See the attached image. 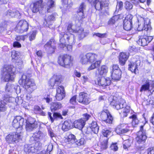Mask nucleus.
<instances>
[{
	"label": "nucleus",
	"mask_w": 154,
	"mask_h": 154,
	"mask_svg": "<svg viewBox=\"0 0 154 154\" xmlns=\"http://www.w3.org/2000/svg\"><path fill=\"white\" fill-rule=\"evenodd\" d=\"M110 105L117 110L125 107L123 110L122 115L123 117H126L130 112V107L126 106L125 100L122 98H113L110 103Z\"/></svg>",
	"instance_id": "nucleus-1"
},
{
	"label": "nucleus",
	"mask_w": 154,
	"mask_h": 154,
	"mask_svg": "<svg viewBox=\"0 0 154 154\" xmlns=\"http://www.w3.org/2000/svg\"><path fill=\"white\" fill-rule=\"evenodd\" d=\"M14 67L12 65H5L2 70V81L8 82L13 81L15 77Z\"/></svg>",
	"instance_id": "nucleus-2"
},
{
	"label": "nucleus",
	"mask_w": 154,
	"mask_h": 154,
	"mask_svg": "<svg viewBox=\"0 0 154 154\" xmlns=\"http://www.w3.org/2000/svg\"><path fill=\"white\" fill-rule=\"evenodd\" d=\"M20 85L23 86L27 92L32 93L36 88L34 81L25 75H23L21 79L19 80Z\"/></svg>",
	"instance_id": "nucleus-3"
},
{
	"label": "nucleus",
	"mask_w": 154,
	"mask_h": 154,
	"mask_svg": "<svg viewBox=\"0 0 154 154\" xmlns=\"http://www.w3.org/2000/svg\"><path fill=\"white\" fill-rule=\"evenodd\" d=\"M42 143L37 142L34 144L24 145V151L26 154H32L37 152L41 148Z\"/></svg>",
	"instance_id": "nucleus-4"
},
{
	"label": "nucleus",
	"mask_w": 154,
	"mask_h": 154,
	"mask_svg": "<svg viewBox=\"0 0 154 154\" xmlns=\"http://www.w3.org/2000/svg\"><path fill=\"white\" fill-rule=\"evenodd\" d=\"M89 63H91L88 69H93L99 66L100 63V60H97V55L95 54L88 53L87 54Z\"/></svg>",
	"instance_id": "nucleus-5"
},
{
	"label": "nucleus",
	"mask_w": 154,
	"mask_h": 154,
	"mask_svg": "<svg viewBox=\"0 0 154 154\" xmlns=\"http://www.w3.org/2000/svg\"><path fill=\"white\" fill-rule=\"evenodd\" d=\"M60 41L61 44L68 42L69 44H72L74 42V35L70 33L62 32L60 34Z\"/></svg>",
	"instance_id": "nucleus-6"
},
{
	"label": "nucleus",
	"mask_w": 154,
	"mask_h": 154,
	"mask_svg": "<svg viewBox=\"0 0 154 154\" xmlns=\"http://www.w3.org/2000/svg\"><path fill=\"white\" fill-rule=\"evenodd\" d=\"M144 125V124L140 126V130L138 132L136 138L137 142L140 144L144 143L147 138L146 130L143 128Z\"/></svg>",
	"instance_id": "nucleus-7"
},
{
	"label": "nucleus",
	"mask_w": 154,
	"mask_h": 154,
	"mask_svg": "<svg viewBox=\"0 0 154 154\" xmlns=\"http://www.w3.org/2000/svg\"><path fill=\"white\" fill-rule=\"evenodd\" d=\"M88 2L93 4L95 8L99 11L103 9L108 5V0H88Z\"/></svg>",
	"instance_id": "nucleus-8"
},
{
	"label": "nucleus",
	"mask_w": 154,
	"mask_h": 154,
	"mask_svg": "<svg viewBox=\"0 0 154 154\" xmlns=\"http://www.w3.org/2000/svg\"><path fill=\"white\" fill-rule=\"evenodd\" d=\"M72 60L70 56L67 54L60 55L59 58L58 62L61 66L66 67L72 63Z\"/></svg>",
	"instance_id": "nucleus-9"
},
{
	"label": "nucleus",
	"mask_w": 154,
	"mask_h": 154,
	"mask_svg": "<svg viewBox=\"0 0 154 154\" xmlns=\"http://www.w3.org/2000/svg\"><path fill=\"white\" fill-rule=\"evenodd\" d=\"M20 138V135L17 132L9 134L5 137L6 141L8 143H14L18 142Z\"/></svg>",
	"instance_id": "nucleus-10"
},
{
	"label": "nucleus",
	"mask_w": 154,
	"mask_h": 154,
	"mask_svg": "<svg viewBox=\"0 0 154 154\" xmlns=\"http://www.w3.org/2000/svg\"><path fill=\"white\" fill-rule=\"evenodd\" d=\"M28 25L25 20H21L18 23L15 28V31L18 33H22L27 31Z\"/></svg>",
	"instance_id": "nucleus-11"
},
{
	"label": "nucleus",
	"mask_w": 154,
	"mask_h": 154,
	"mask_svg": "<svg viewBox=\"0 0 154 154\" xmlns=\"http://www.w3.org/2000/svg\"><path fill=\"white\" fill-rule=\"evenodd\" d=\"M142 85L140 90L141 92L148 91H151L154 88V81L149 79H146Z\"/></svg>",
	"instance_id": "nucleus-12"
},
{
	"label": "nucleus",
	"mask_w": 154,
	"mask_h": 154,
	"mask_svg": "<svg viewBox=\"0 0 154 154\" xmlns=\"http://www.w3.org/2000/svg\"><path fill=\"white\" fill-rule=\"evenodd\" d=\"M26 128L28 131H33L38 126V122L33 119H29L26 120Z\"/></svg>",
	"instance_id": "nucleus-13"
},
{
	"label": "nucleus",
	"mask_w": 154,
	"mask_h": 154,
	"mask_svg": "<svg viewBox=\"0 0 154 154\" xmlns=\"http://www.w3.org/2000/svg\"><path fill=\"white\" fill-rule=\"evenodd\" d=\"M100 118L102 121L109 124L112 123L113 120L112 116L107 109L102 111Z\"/></svg>",
	"instance_id": "nucleus-14"
},
{
	"label": "nucleus",
	"mask_w": 154,
	"mask_h": 154,
	"mask_svg": "<svg viewBox=\"0 0 154 154\" xmlns=\"http://www.w3.org/2000/svg\"><path fill=\"white\" fill-rule=\"evenodd\" d=\"M96 81V83L101 86L103 89L109 86L111 82V81L109 78H106L104 77H98Z\"/></svg>",
	"instance_id": "nucleus-15"
},
{
	"label": "nucleus",
	"mask_w": 154,
	"mask_h": 154,
	"mask_svg": "<svg viewBox=\"0 0 154 154\" xmlns=\"http://www.w3.org/2000/svg\"><path fill=\"white\" fill-rule=\"evenodd\" d=\"M133 16L131 14L128 15L123 21V28L126 31L131 30L132 28Z\"/></svg>",
	"instance_id": "nucleus-16"
},
{
	"label": "nucleus",
	"mask_w": 154,
	"mask_h": 154,
	"mask_svg": "<svg viewBox=\"0 0 154 154\" xmlns=\"http://www.w3.org/2000/svg\"><path fill=\"white\" fill-rule=\"evenodd\" d=\"M130 131L129 127L127 124H122L117 126L115 131L117 134H123Z\"/></svg>",
	"instance_id": "nucleus-17"
},
{
	"label": "nucleus",
	"mask_w": 154,
	"mask_h": 154,
	"mask_svg": "<svg viewBox=\"0 0 154 154\" xmlns=\"http://www.w3.org/2000/svg\"><path fill=\"white\" fill-rule=\"evenodd\" d=\"M24 119L20 116L15 117L13 120L12 125L16 128H21L23 125Z\"/></svg>",
	"instance_id": "nucleus-18"
},
{
	"label": "nucleus",
	"mask_w": 154,
	"mask_h": 154,
	"mask_svg": "<svg viewBox=\"0 0 154 154\" xmlns=\"http://www.w3.org/2000/svg\"><path fill=\"white\" fill-rule=\"evenodd\" d=\"M65 95L64 87L62 85L59 86L56 89L55 97L57 100L58 101L62 100L64 98Z\"/></svg>",
	"instance_id": "nucleus-19"
},
{
	"label": "nucleus",
	"mask_w": 154,
	"mask_h": 154,
	"mask_svg": "<svg viewBox=\"0 0 154 154\" xmlns=\"http://www.w3.org/2000/svg\"><path fill=\"white\" fill-rule=\"evenodd\" d=\"M77 100L84 104H88L90 102L89 96L84 92H80Z\"/></svg>",
	"instance_id": "nucleus-20"
},
{
	"label": "nucleus",
	"mask_w": 154,
	"mask_h": 154,
	"mask_svg": "<svg viewBox=\"0 0 154 154\" xmlns=\"http://www.w3.org/2000/svg\"><path fill=\"white\" fill-rule=\"evenodd\" d=\"M55 42L53 39L50 40L44 46L46 51L49 54H52L54 51L56 47Z\"/></svg>",
	"instance_id": "nucleus-21"
},
{
	"label": "nucleus",
	"mask_w": 154,
	"mask_h": 154,
	"mask_svg": "<svg viewBox=\"0 0 154 154\" xmlns=\"http://www.w3.org/2000/svg\"><path fill=\"white\" fill-rule=\"evenodd\" d=\"M140 61L139 60L136 61L135 62L132 61L128 65V69L132 72L136 73L138 72L137 66L140 65Z\"/></svg>",
	"instance_id": "nucleus-22"
},
{
	"label": "nucleus",
	"mask_w": 154,
	"mask_h": 154,
	"mask_svg": "<svg viewBox=\"0 0 154 154\" xmlns=\"http://www.w3.org/2000/svg\"><path fill=\"white\" fill-rule=\"evenodd\" d=\"M61 76L60 75H54L49 81V84L52 88L55 85H58L61 82Z\"/></svg>",
	"instance_id": "nucleus-23"
},
{
	"label": "nucleus",
	"mask_w": 154,
	"mask_h": 154,
	"mask_svg": "<svg viewBox=\"0 0 154 154\" xmlns=\"http://www.w3.org/2000/svg\"><path fill=\"white\" fill-rule=\"evenodd\" d=\"M129 56V54L128 53H121L119 57V62L120 64L122 65H124L128 59Z\"/></svg>",
	"instance_id": "nucleus-24"
},
{
	"label": "nucleus",
	"mask_w": 154,
	"mask_h": 154,
	"mask_svg": "<svg viewBox=\"0 0 154 154\" xmlns=\"http://www.w3.org/2000/svg\"><path fill=\"white\" fill-rule=\"evenodd\" d=\"M151 27L150 24V20L148 18H145L144 19V26L143 27L142 26H141L140 25H139L138 27V29L139 31H140L143 29L147 31L150 30Z\"/></svg>",
	"instance_id": "nucleus-25"
},
{
	"label": "nucleus",
	"mask_w": 154,
	"mask_h": 154,
	"mask_svg": "<svg viewBox=\"0 0 154 154\" xmlns=\"http://www.w3.org/2000/svg\"><path fill=\"white\" fill-rule=\"evenodd\" d=\"M42 0H40L33 3V7H31V10L33 13L37 12L42 8Z\"/></svg>",
	"instance_id": "nucleus-26"
},
{
	"label": "nucleus",
	"mask_w": 154,
	"mask_h": 154,
	"mask_svg": "<svg viewBox=\"0 0 154 154\" xmlns=\"http://www.w3.org/2000/svg\"><path fill=\"white\" fill-rule=\"evenodd\" d=\"M73 127V124L70 120L65 121L62 125V129L66 131L72 128Z\"/></svg>",
	"instance_id": "nucleus-27"
},
{
	"label": "nucleus",
	"mask_w": 154,
	"mask_h": 154,
	"mask_svg": "<svg viewBox=\"0 0 154 154\" xmlns=\"http://www.w3.org/2000/svg\"><path fill=\"white\" fill-rule=\"evenodd\" d=\"M45 136V134L41 131H39L38 132H35L33 134L32 137L37 142L39 141L44 139Z\"/></svg>",
	"instance_id": "nucleus-28"
},
{
	"label": "nucleus",
	"mask_w": 154,
	"mask_h": 154,
	"mask_svg": "<svg viewBox=\"0 0 154 154\" xmlns=\"http://www.w3.org/2000/svg\"><path fill=\"white\" fill-rule=\"evenodd\" d=\"M5 15L9 17H15L19 18L21 15V14L18 11L14 10H9L7 11Z\"/></svg>",
	"instance_id": "nucleus-29"
},
{
	"label": "nucleus",
	"mask_w": 154,
	"mask_h": 154,
	"mask_svg": "<svg viewBox=\"0 0 154 154\" xmlns=\"http://www.w3.org/2000/svg\"><path fill=\"white\" fill-rule=\"evenodd\" d=\"M73 124L74 127L80 130H82L85 124L84 121H82V119L76 120Z\"/></svg>",
	"instance_id": "nucleus-30"
},
{
	"label": "nucleus",
	"mask_w": 154,
	"mask_h": 154,
	"mask_svg": "<svg viewBox=\"0 0 154 154\" xmlns=\"http://www.w3.org/2000/svg\"><path fill=\"white\" fill-rule=\"evenodd\" d=\"M111 74L112 79L114 80H119L121 77L122 72L121 70H119L114 72H111Z\"/></svg>",
	"instance_id": "nucleus-31"
},
{
	"label": "nucleus",
	"mask_w": 154,
	"mask_h": 154,
	"mask_svg": "<svg viewBox=\"0 0 154 154\" xmlns=\"http://www.w3.org/2000/svg\"><path fill=\"white\" fill-rule=\"evenodd\" d=\"M108 138L106 137H100L101 148L102 149H106L108 147Z\"/></svg>",
	"instance_id": "nucleus-32"
},
{
	"label": "nucleus",
	"mask_w": 154,
	"mask_h": 154,
	"mask_svg": "<svg viewBox=\"0 0 154 154\" xmlns=\"http://www.w3.org/2000/svg\"><path fill=\"white\" fill-rule=\"evenodd\" d=\"M65 142L67 144L73 143L76 141L75 136L72 134H69L65 139Z\"/></svg>",
	"instance_id": "nucleus-33"
},
{
	"label": "nucleus",
	"mask_w": 154,
	"mask_h": 154,
	"mask_svg": "<svg viewBox=\"0 0 154 154\" xmlns=\"http://www.w3.org/2000/svg\"><path fill=\"white\" fill-rule=\"evenodd\" d=\"M48 116L50 118L52 122H53L54 119H57L58 118L60 119H62V117L61 115L59 113L57 112H54L53 114V117L52 116V114L50 112H48Z\"/></svg>",
	"instance_id": "nucleus-34"
},
{
	"label": "nucleus",
	"mask_w": 154,
	"mask_h": 154,
	"mask_svg": "<svg viewBox=\"0 0 154 154\" xmlns=\"http://www.w3.org/2000/svg\"><path fill=\"white\" fill-rule=\"evenodd\" d=\"M62 107V104L60 103L54 102L51 104V111L53 112L60 109Z\"/></svg>",
	"instance_id": "nucleus-35"
},
{
	"label": "nucleus",
	"mask_w": 154,
	"mask_h": 154,
	"mask_svg": "<svg viewBox=\"0 0 154 154\" xmlns=\"http://www.w3.org/2000/svg\"><path fill=\"white\" fill-rule=\"evenodd\" d=\"M137 42L139 45L143 46L146 45L148 44L146 36H141Z\"/></svg>",
	"instance_id": "nucleus-36"
},
{
	"label": "nucleus",
	"mask_w": 154,
	"mask_h": 154,
	"mask_svg": "<svg viewBox=\"0 0 154 154\" xmlns=\"http://www.w3.org/2000/svg\"><path fill=\"white\" fill-rule=\"evenodd\" d=\"M80 61L82 64H87L89 63L87 54L85 55L80 56Z\"/></svg>",
	"instance_id": "nucleus-37"
},
{
	"label": "nucleus",
	"mask_w": 154,
	"mask_h": 154,
	"mask_svg": "<svg viewBox=\"0 0 154 154\" xmlns=\"http://www.w3.org/2000/svg\"><path fill=\"white\" fill-rule=\"evenodd\" d=\"M90 128L91 130L94 134H97L98 133L99 130V127L97 125L96 122H93L91 124Z\"/></svg>",
	"instance_id": "nucleus-38"
},
{
	"label": "nucleus",
	"mask_w": 154,
	"mask_h": 154,
	"mask_svg": "<svg viewBox=\"0 0 154 154\" xmlns=\"http://www.w3.org/2000/svg\"><path fill=\"white\" fill-rule=\"evenodd\" d=\"M54 2V0H48L47 4L46 6L47 11L48 12H50L51 11L50 10L55 5Z\"/></svg>",
	"instance_id": "nucleus-39"
},
{
	"label": "nucleus",
	"mask_w": 154,
	"mask_h": 154,
	"mask_svg": "<svg viewBox=\"0 0 154 154\" xmlns=\"http://www.w3.org/2000/svg\"><path fill=\"white\" fill-rule=\"evenodd\" d=\"M130 119H132V124L133 127H136L139 123V120L137 118V116L135 114H133L129 117Z\"/></svg>",
	"instance_id": "nucleus-40"
},
{
	"label": "nucleus",
	"mask_w": 154,
	"mask_h": 154,
	"mask_svg": "<svg viewBox=\"0 0 154 154\" xmlns=\"http://www.w3.org/2000/svg\"><path fill=\"white\" fill-rule=\"evenodd\" d=\"M85 6L84 4L82 3L80 5L78 10L77 11L79 15L82 16V18H83L84 16V10L85 9Z\"/></svg>",
	"instance_id": "nucleus-41"
},
{
	"label": "nucleus",
	"mask_w": 154,
	"mask_h": 154,
	"mask_svg": "<svg viewBox=\"0 0 154 154\" xmlns=\"http://www.w3.org/2000/svg\"><path fill=\"white\" fill-rule=\"evenodd\" d=\"M108 71V68L105 66H103L99 70V74L100 75H105Z\"/></svg>",
	"instance_id": "nucleus-42"
},
{
	"label": "nucleus",
	"mask_w": 154,
	"mask_h": 154,
	"mask_svg": "<svg viewBox=\"0 0 154 154\" xmlns=\"http://www.w3.org/2000/svg\"><path fill=\"white\" fill-rule=\"evenodd\" d=\"M11 57L13 62H15V61L18 59V52L15 51H12L11 52Z\"/></svg>",
	"instance_id": "nucleus-43"
},
{
	"label": "nucleus",
	"mask_w": 154,
	"mask_h": 154,
	"mask_svg": "<svg viewBox=\"0 0 154 154\" xmlns=\"http://www.w3.org/2000/svg\"><path fill=\"white\" fill-rule=\"evenodd\" d=\"M36 34V32L35 30L30 32L28 35L29 40L32 41L34 40L35 38Z\"/></svg>",
	"instance_id": "nucleus-44"
},
{
	"label": "nucleus",
	"mask_w": 154,
	"mask_h": 154,
	"mask_svg": "<svg viewBox=\"0 0 154 154\" xmlns=\"http://www.w3.org/2000/svg\"><path fill=\"white\" fill-rule=\"evenodd\" d=\"M55 18V16L54 14H52L48 16V17L45 19V21L48 25H51V21L54 20Z\"/></svg>",
	"instance_id": "nucleus-45"
},
{
	"label": "nucleus",
	"mask_w": 154,
	"mask_h": 154,
	"mask_svg": "<svg viewBox=\"0 0 154 154\" xmlns=\"http://www.w3.org/2000/svg\"><path fill=\"white\" fill-rule=\"evenodd\" d=\"M13 90H15L14 85L8 83L7 84L5 88L6 92H11Z\"/></svg>",
	"instance_id": "nucleus-46"
},
{
	"label": "nucleus",
	"mask_w": 154,
	"mask_h": 154,
	"mask_svg": "<svg viewBox=\"0 0 154 154\" xmlns=\"http://www.w3.org/2000/svg\"><path fill=\"white\" fill-rule=\"evenodd\" d=\"M3 100L6 102H11L14 101L15 99L14 98L10 97L9 95L6 94L3 97Z\"/></svg>",
	"instance_id": "nucleus-47"
},
{
	"label": "nucleus",
	"mask_w": 154,
	"mask_h": 154,
	"mask_svg": "<svg viewBox=\"0 0 154 154\" xmlns=\"http://www.w3.org/2000/svg\"><path fill=\"white\" fill-rule=\"evenodd\" d=\"M132 143L131 140L128 139L125 140L123 142V147L124 149H126L130 147Z\"/></svg>",
	"instance_id": "nucleus-48"
},
{
	"label": "nucleus",
	"mask_w": 154,
	"mask_h": 154,
	"mask_svg": "<svg viewBox=\"0 0 154 154\" xmlns=\"http://www.w3.org/2000/svg\"><path fill=\"white\" fill-rule=\"evenodd\" d=\"M16 63L17 66L19 69L22 68L23 67V63L22 60L21 59H18L14 62Z\"/></svg>",
	"instance_id": "nucleus-49"
},
{
	"label": "nucleus",
	"mask_w": 154,
	"mask_h": 154,
	"mask_svg": "<svg viewBox=\"0 0 154 154\" xmlns=\"http://www.w3.org/2000/svg\"><path fill=\"white\" fill-rule=\"evenodd\" d=\"M119 18L118 16H115L110 18L108 22V24L109 25H112L115 23V22Z\"/></svg>",
	"instance_id": "nucleus-50"
},
{
	"label": "nucleus",
	"mask_w": 154,
	"mask_h": 154,
	"mask_svg": "<svg viewBox=\"0 0 154 154\" xmlns=\"http://www.w3.org/2000/svg\"><path fill=\"white\" fill-rule=\"evenodd\" d=\"M125 7L127 10H130L132 9L133 5L131 3L128 1H126L125 2Z\"/></svg>",
	"instance_id": "nucleus-51"
},
{
	"label": "nucleus",
	"mask_w": 154,
	"mask_h": 154,
	"mask_svg": "<svg viewBox=\"0 0 154 154\" xmlns=\"http://www.w3.org/2000/svg\"><path fill=\"white\" fill-rule=\"evenodd\" d=\"M70 0H62V3L63 5H66V7H70L72 5V3H70L68 4L69 2H70Z\"/></svg>",
	"instance_id": "nucleus-52"
},
{
	"label": "nucleus",
	"mask_w": 154,
	"mask_h": 154,
	"mask_svg": "<svg viewBox=\"0 0 154 154\" xmlns=\"http://www.w3.org/2000/svg\"><path fill=\"white\" fill-rule=\"evenodd\" d=\"M61 44L63 48H66L68 51H70L72 50V44H68L67 43H64Z\"/></svg>",
	"instance_id": "nucleus-53"
},
{
	"label": "nucleus",
	"mask_w": 154,
	"mask_h": 154,
	"mask_svg": "<svg viewBox=\"0 0 154 154\" xmlns=\"http://www.w3.org/2000/svg\"><path fill=\"white\" fill-rule=\"evenodd\" d=\"M102 132L103 135L102 137H105L107 138L108 136H109L111 133V131L107 130H103Z\"/></svg>",
	"instance_id": "nucleus-54"
},
{
	"label": "nucleus",
	"mask_w": 154,
	"mask_h": 154,
	"mask_svg": "<svg viewBox=\"0 0 154 154\" xmlns=\"http://www.w3.org/2000/svg\"><path fill=\"white\" fill-rule=\"evenodd\" d=\"M117 144L116 143H113L110 146L111 149L115 151H117L118 149V147Z\"/></svg>",
	"instance_id": "nucleus-55"
},
{
	"label": "nucleus",
	"mask_w": 154,
	"mask_h": 154,
	"mask_svg": "<svg viewBox=\"0 0 154 154\" xmlns=\"http://www.w3.org/2000/svg\"><path fill=\"white\" fill-rule=\"evenodd\" d=\"M85 140L84 138H81L77 142L76 144L79 146L83 145L85 143Z\"/></svg>",
	"instance_id": "nucleus-56"
},
{
	"label": "nucleus",
	"mask_w": 154,
	"mask_h": 154,
	"mask_svg": "<svg viewBox=\"0 0 154 154\" xmlns=\"http://www.w3.org/2000/svg\"><path fill=\"white\" fill-rule=\"evenodd\" d=\"M83 116V117L81 119H82V121H84V123H85V122L88 119L90 116L89 115L86 113L84 114Z\"/></svg>",
	"instance_id": "nucleus-57"
},
{
	"label": "nucleus",
	"mask_w": 154,
	"mask_h": 154,
	"mask_svg": "<svg viewBox=\"0 0 154 154\" xmlns=\"http://www.w3.org/2000/svg\"><path fill=\"white\" fill-rule=\"evenodd\" d=\"M26 94V96L25 99L28 101H30L32 99V95L30 94L31 93H29Z\"/></svg>",
	"instance_id": "nucleus-58"
},
{
	"label": "nucleus",
	"mask_w": 154,
	"mask_h": 154,
	"mask_svg": "<svg viewBox=\"0 0 154 154\" xmlns=\"http://www.w3.org/2000/svg\"><path fill=\"white\" fill-rule=\"evenodd\" d=\"M112 71L111 72H114L116 70H120L118 66L116 64H113L112 67Z\"/></svg>",
	"instance_id": "nucleus-59"
},
{
	"label": "nucleus",
	"mask_w": 154,
	"mask_h": 154,
	"mask_svg": "<svg viewBox=\"0 0 154 154\" xmlns=\"http://www.w3.org/2000/svg\"><path fill=\"white\" fill-rule=\"evenodd\" d=\"M123 7V3L122 2H119L118 3L116 6V10L118 9V10H121Z\"/></svg>",
	"instance_id": "nucleus-60"
},
{
	"label": "nucleus",
	"mask_w": 154,
	"mask_h": 154,
	"mask_svg": "<svg viewBox=\"0 0 154 154\" xmlns=\"http://www.w3.org/2000/svg\"><path fill=\"white\" fill-rule=\"evenodd\" d=\"M72 24L71 23H70L68 24V26H67V31L69 32V33L70 32H73L74 31V30L73 29H72ZM67 33L68 32H66Z\"/></svg>",
	"instance_id": "nucleus-61"
},
{
	"label": "nucleus",
	"mask_w": 154,
	"mask_h": 154,
	"mask_svg": "<svg viewBox=\"0 0 154 154\" xmlns=\"http://www.w3.org/2000/svg\"><path fill=\"white\" fill-rule=\"evenodd\" d=\"M76 96H73L70 100V103L72 104H74L76 102Z\"/></svg>",
	"instance_id": "nucleus-62"
},
{
	"label": "nucleus",
	"mask_w": 154,
	"mask_h": 154,
	"mask_svg": "<svg viewBox=\"0 0 154 154\" xmlns=\"http://www.w3.org/2000/svg\"><path fill=\"white\" fill-rule=\"evenodd\" d=\"M94 35H96V36L99 37L103 38L105 37L106 35L105 33H95L94 34Z\"/></svg>",
	"instance_id": "nucleus-63"
},
{
	"label": "nucleus",
	"mask_w": 154,
	"mask_h": 154,
	"mask_svg": "<svg viewBox=\"0 0 154 154\" xmlns=\"http://www.w3.org/2000/svg\"><path fill=\"white\" fill-rule=\"evenodd\" d=\"M43 100L47 103H49L52 100V98H50L49 96H48L46 97H45Z\"/></svg>",
	"instance_id": "nucleus-64"
}]
</instances>
